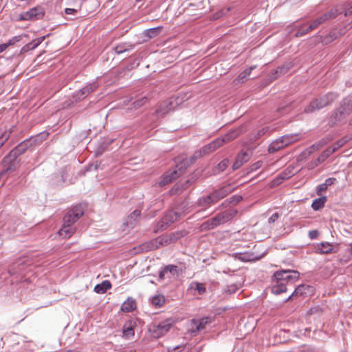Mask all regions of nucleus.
<instances>
[{
    "instance_id": "obj_40",
    "label": "nucleus",
    "mask_w": 352,
    "mask_h": 352,
    "mask_svg": "<svg viewBox=\"0 0 352 352\" xmlns=\"http://www.w3.org/2000/svg\"><path fill=\"white\" fill-rule=\"evenodd\" d=\"M340 103L352 113V94L343 98Z\"/></svg>"
},
{
    "instance_id": "obj_57",
    "label": "nucleus",
    "mask_w": 352,
    "mask_h": 352,
    "mask_svg": "<svg viewBox=\"0 0 352 352\" xmlns=\"http://www.w3.org/2000/svg\"><path fill=\"white\" fill-rule=\"evenodd\" d=\"M336 180V178L330 177L327 179L324 184L328 188L329 186H331L332 184H333Z\"/></svg>"
},
{
    "instance_id": "obj_44",
    "label": "nucleus",
    "mask_w": 352,
    "mask_h": 352,
    "mask_svg": "<svg viewBox=\"0 0 352 352\" xmlns=\"http://www.w3.org/2000/svg\"><path fill=\"white\" fill-rule=\"evenodd\" d=\"M344 145V140H338L336 142H335L332 146L327 148L329 151H331V154L332 155L337 150Z\"/></svg>"
},
{
    "instance_id": "obj_53",
    "label": "nucleus",
    "mask_w": 352,
    "mask_h": 352,
    "mask_svg": "<svg viewBox=\"0 0 352 352\" xmlns=\"http://www.w3.org/2000/svg\"><path fill=\"white\" fill-rule=\"evenodd\" d=\"M327 189V187L325 186V184H321L319 186H318L316 188V193L320 195L322 194V192L326 191Z\"/></svg>"
},
{
    "instance_id": "obj_54",
    "label": "nucleus",
    "mask_w": 352,
    "mask_h": 352,
    "mask_svg": "<svg viewBox=\"0 0 352 352\" xmlns=\"http://www.w3.org/2000/svg\"><path fill=\"white\" fill-rule=\"evenodd\" d=\"M262 164H263V162L261 161H258V162L254 163L250 166V171H254V170L258 169L259 168L261 167Z\"/></svg>"
},
{
    "instance_id": "obj_11",
    "label": "nucleus",
    "mask_w": 352,
    "mask_h": 352,
    "mask_svg": "<svg viewBox=\"0 0 352 352\" xmlns=\"http://www.w3.org/2000/svg\"><path fill=\"white\" fill-rule=\"evenodd\" d=\"M234 188L232 186L231 184H228L221 187L220 188L215 190L212 192L215 200L217 202L223 199L232 192H233Z\"/></svg>"
},
{
    "instance_id": "obj_14",
    "label": "nucleus",
    "mask_w": 352,
    "mask_h": 352,
    "mask_svg": "<svg viewBox=\"0 0 352 352\" xmlns=\"http://www.w3.org/2000/svg\"><path fill=\"white\" fill-rule=\"evenodd\" d=\"M216 203L217 202L211 192L206 196H203L199 198L196 203V205L198 207H201L204 209H206Z\"/></svg>"
},
{
    "instance_id": "obj_27",
    "label": "nucleus",
    "mask_w": 352,
    "mask_h": 352,
    "mask_svg": "<svg viewBox=\"0 0 352 352\" xmlns=\"http://www.w3.org/2000/svg\"><path fill=\"white\" fill-rule=\"evenodd\" d=\"M150 302L155 307L160 308L165 304L166 299L164 295L156 294L151 298Z\"/></svg>"
},
{
    "instance_id": "obj_34",
    "label": "nucleus",
    "mask_w": 352,
    "mask_h": 352,
    "mask_svg": "<svg viewBox=\"0 0 352 352\" xmlns=\"http://www.w3.org/2000/svg\"><path fill=\"white\" fill-rule=\"evenodd\" d=\"M192 165L190 161L188 158L182 159L179 163L176 165V170L182 175L184 170H185L187 167Z\"/></svg>"
},
{
    "instance_id": "obj_26",
    "label": "nucleus",
    "mask_w": 352,
    "mask_h": 352,
    "mask_svg": "<svg viewBox=\"0 0 352 352\" xmlns=\"http://www.w3.org/2000/svg\"><path fill=\"white\" fill-rule=\"evenodd\" d=\"M275 285L272 287V292L275 294H280L287 291V285L285 283L280 281V280H274Z\"/></svg>"
},
{
    "instance_id": "obj_21",
    "label": "nucleus",
    "mask_w": 352,
    "mask_h": 352,
    "mask_svg": "<svg viewBox=\"0 0 352 352\" xmlns=\"http://www.w3.org/2000/svg\"><path fill=\"white\" fill-rule=\"evenodd\" d=\"M219 223L217 219V217L216 215L204 221L201 225V230H212L214 229V228H216L217 226H219Z\"/></svg>"
},
{
    "instance_id": "obj_64",
    "label": "nucleus",
    "mask_w": 352,
    "mask_h": 352,
    "mask_svg": "<svg viewBox=\"0 0 352 352\" xmlns=\"http://www.w3.org/2000/svg\"><path fill=\"white\" fill-rule=\"evenodd\" d=\"M352 14V6L347 8L345 11V16L351 15Z\"/></svg>"
},
{
    "instance_id": "obj_29",
    "label": "nucleus",
    "mask_w": 352,
    "mask_h": 352,
    "mask_svg": "<svg viewBox=\"0 0 352 352\" xmlns=\"http://www.w3.org/2000/svg\"><path fill=\"white\" fill-rule=\"evenodd\" d=\"M190 179H187L185 182L180 184H176L171 190L172 195L181 193L183 190H186L190 184H192Z\"/></svg>"
},
{
    "instance_id": "obj_3",
    "label": "nucleus",
    "mask_w": 352,
    "mask_h": 352,
    "mask_svg": "<svg viewBox=\"0 0 352 352\" xmlns=\"http://www.w3.org/2000/svg\"><path fill=\"white\" fill-rule=\"evenodd\" d=\"M182 236H183V235L181 232H175L171 233L170 234L162 235L157 237L154 241L143 243L141 246V249L146 251L157 249L161 246L168 245L177 241Z\"/></svg>"
},
{
    "instance_id": "obj_45",
    "label": "nucleus",
    "mask_w": 352,
    "mask_h": 352,
    "mask_svg": "<svg viewBox=\"0 0 352 352\" xmlns=\"http://www.w3.org/2000/svg\"><path fill=\"white\" fill-rule=\"evenodd\" d=\"M289 70V67L285 65L278 67L277 69L275 70L274 74L276 76L275 78L279 76L281 74H284L287 73Z\"/></svg>"
},
{
    "instance_id": "obj_58",
    "label": "nucleus",
    "mask_w": 352,
    "mask_h": 352,
    "mask_svg": "<svg viewBox=\"0 0 352 352\" xmlns=\"http://www.w3.org/2000/svg\"><path fill=\"white\" fill-rule=\"evenodd\" d=\"M324 144H325V142H320L318 144H313L312 146H311V148H314V151H318L320 148H322Z\"/></svg>"
},
{
    "instance_id": "obj_33",
    "label": "nucleus",
    "mask_w": 352,
    "mask_h": 352,
    "mask_svg": "<svg viewBox=\"0 0 352 352\" xmlns=\"http://www.w3.org/2000/svg\"><path fill=\"white\" fill-rule=\"evenodd\" d=\"M309 286L305 285H298L294 290V292L289 296L285 301H288L292 299L294 296H301L306 292V289H308Z\"/></svg>"
},
{
    "instance_id": "obj_49",
    "label": "nucleus",
    "mask_w": 352,
    "mask_h": 352,
    "mask_svg": "<svg viewBox=\"0 0 352 352\" xmlns=\"http://www.w3.org/2000/svg\"><path fill=\"white\" fill-rule=\"evenodd\" d=\"M23 35H18L16 36H14L11 39L8 41V43H6L8 45V47L10 45H14V43L20 41L22 39Z\"/></svg>"
},
{
    "instance_id": "obj_6",
    "label": "nucleus",
    "mask_w": 352,
    "mask_h": 352,
    "mask_svg": "<svg viewBox=\"0 0 352 352\" xmlns=\"http://www.w3.org/2000/svg\"><path fill=\"white\" fill-rule=\"evenodd\" d=\"M20 155L16 151L12 149L8 155H7L3 160V165L6 169L0 173V177L8 172L15 170L19 165V160L18 157Z\"/></svg>"
},
{
    "instance_id": "obj_18",
    "label": "nucleus",
    "mask_w": 352,
    "mask_h": 352,
    "mask_svg": "<svg viewBox=\"0 0 352 352\" xmlns=\"http://www.w3.org/2000/svg\"><path fill=\"white\" fill-rule=\"evenodd\" d=\"M315 252L323 254H330L333 252V245L328 242H322L315 247Z\"/></svg>"
},
{
    "instance_id": "obj_8",
    "label": "nucleus",
    "mask_w": 352,
    "mask_h": 352,
    "mask_svg": "<svg viewBox=\"0 0 352 352\" xmlns=\"http://www.w3.org/2000/svg\"><path fill=\"white\" fill-rule=\"evenodd\" d=\"M351 113L340 103V106L332 111L331 115L329 120V124L331 126H334L337 124L342 123L345 121L346 118Z\"/></svg>"
},
{
    "instance_id": "obj_20",
    "label": "nucleus",
    "mask_w": 352,
    "mask_h": 352,
    "mask_svg": "<svg viewBox=\"0 0 352 352\" xmlns=\"http://www.w3.org/2000/svg\"><path fill=\"white\" fill-rule=\"evenodd\" d=\"M135 322L133 320H127L123 327V334L126 338H130L134 336V326Z\"/></svg>"
},
{
    "instance_id": "obj_47",
    "label": "nucleus",
    "mask_w": 352,
    "mask_h": 352,
    "mask_svg": "<svg viewBox=\"0 0 352 352\" xmlns=\"http://www.w3.org/2000/svg\"><path fill=\"white\" fill-rule=\"evenodd\" d=\"M203 156H204V155L202 154V153L201 152V151H200V150H198V151H195V152L193 153V155H192L190 158H188V159H189V160L190 161L191 164H192L193 163H195V161H196L197 159H199V158H200V157H203Z\"/></svg>"
},
{
    "instance_id": "obj_30",
    "label": "nucleus",
    "mask_w": 352,
    "mask_h": 352,
    "mask_svg": "<svg viewBox=\"0 0 352 352\" xmlns=\"http://www.w3.org/2000/svg\"><path fill=\"white\" fill-rule=\"evenodd\" d=\"M285 147H286V146L283 144V141L280 138L270 144L268 148V151L269 153H274L284 148Z\"/></svg>"
},
{
    "instance_id": "obj_39",
    "label": "nucleus",
    "mask_w": 352,
    "mask_h": 352,
    "mask_svg": "<svg viewBox=\"0 0 352 352\" xmlns=\"http://www.w3.org/2000/svg\"><path fill=\"white\" fill-rule=\"evenodd\" d=\"M190 288L197 290L199 294H203L206 291L205 285L203 283L198 282L192 283L190 285Z\"/></svg>"
},
{
    "instance_id": "obj_24",
    "label": "nucleus",
    "mask_w": 352,
    "mask_h": 352,
    "mask_svg": "<svg viewBox=\"0 0 352 352\" xmlns=\"http://www.w3.org/2000/svg\"><path fill=\"white\" fill-rule=\"evenodd\" d=\"M135 308L136 302L134 299L131 298H128L126 300H125L121 306V310L124 312H131L133 311Z\"/></svg>"
},
{
    "instance_id": "obj_25",
    "label": "nucleus",
    "mask_w": 352,
    "mask_h": 352,
    "mask_svg": "<svg viewBox=\"0 0 352 352\" xmlns=\"http://www.w3.org/2000/svg\"><path fill=\"white\" fill-rule=\"evenodd\" d=\"M181 174L178 172L177 170H175L171 173L168 175H166L161 180L160 185L161 186H165L170 183H171L173 181L176 179Z\"/></svg>"
},
{
    "instance_id": "obj_1",
    "label": "nucleus",
    "mask_w": 352,
    "mask_h": 352,
    "mask_svg": "<svg viewBox=\"0 0 352 352\" xmlns=\"http://www.w3.org/2000/svg\"><path fill=\"white\" fill-rule=\"evenodd\" d=\"M84 214V209L81 205H76L71 208L64 216L63 226L58 234L63 238H69L76 232L73 224Z\"/></svg>"
},
{
    "instance_id": "obj_38",
    "label": "nucleus",
    "mask_w": 352,
    "mask_h": 352,
    "mask_svg": "<svg viewBox=\"0 0 352 352\" xmlns=\"http://www.w3.org/2000/svg\"><path fill=\"white\" fill-rule=\"evenodd\" d=\"M148 102L147 96H142L135 100L133 103L132 106L133 109H139Z\"/></svg>"
},
{
    "instance_id": "obj_61",
    "label": "nucleus",
    "mask_w": 352,
    "mask_h": 352,
    "mask_svg": "<svg viewBox=\"0 0 352 352\" xmlns=\"http://www.w3.org/2000/svg\"><path fill=\"white\" fill-rule=\"evenodd\" d=\"M283 179L281 178L280 177L278 176L277 177H276L274 181H273V183L274 185H279L280 184L283 182Z\"/></svg>"
},
{
    "instance_id": "obj_15",
    "label": "nucleus",
    "mask_w": 352,
    "mask_h": 352,
    "mask_svg": "<svg viewBox=\"0 0 352 352\" xmlns=\"http://www.w3.org/2000/svg\"><path fill=\"white\" fill-rule=\"evenodd\" d=\"M98 87V83L97 82H93L81 89H80L76 93V97L78 100H81L87 97L89 94L95 91Z\"/></svg>"
},
{
    "instance_id": "obj_35",
    "label": "nucleus",
    "mask_w": 352,
    "mask_h": 352,
    "mask_svg": "<svg viewBox=\"0 0 352 352\" xmlns=\"http://www.w3.org/2000/svg\"><path fill=\"white\" fill-rule=\"evenodd\" d=\"M283 144L286 146L298 141V138L297 134H288L281 137Z\"/></svg>"
},
{
    "instance_id": "obj_37",
    "label": "nucleus",
    "mask_w": 352,
    "mask_h": 352,
    "mask_svg": "<svg viewBox=\"0 0 352 352\" xmlns=\"http://www.w3.org/2000/svg\"><path fill=\"white\" fill-rule=\"evenodd\" d=\"M30 142L28 140H25L20 143L18 146H16L14 148V150L16 151L19 155H21L28 150Z\"/></svg>"
},
{
    "instance_id": "obj_36",
    "label": "nucleus",
    "mask_w": 352,
    "mask_h": 352,
    "mask_svg": "<svg viewBox=\"0 0 352 352\" xmlns=\"http://www.w3.org/2000/svg\"><path fill=\"white\" fill-rule=\"evenodd\" d=\"M326 200H327L326 197H322L316 199L311 204L312 208L314 210H319L320 208H322L324 206Z\"/></svg>"
},
{
    "instance_id": "obj_32",
    "label": "nucleus",
    "mask_w": 352,
    "mask_h": 352,
    "mask_svg": "<svg viewBox=\"0 0 352 352\" xmlns=\"http://www.w3.org/2000/svg\"><path fill=\"white\" fill-rule=\"evenodd\" d=\"M309 24L308 23H304L302 25L296 26V32L295 33L296 37H301L302 36H305L309 32H311V30H309Z\"/></svg>"
},
{
    "instance_id": "obj_12",
    "label": "nucleus",
    "mask_w": 352,
    "mask_h": 352,
    "mask_svg": "<svg viewBox=\"0 0 352 352\" xmlns=\"http://www.w3.org/2000/svg\"><path fill=\"white\" fill-rule=\"evenodd\" d=\"M28 258L26 257L19 258L16 262L14 263L9 268L8 273L10 275H14L18 273L21 274L23 272L27 264Z\"/></svg>"
},
{
    "instance_id": "obj_51",
    "label": "nucleus",
    "mask_w": 352,
    "mask_h": 352,
    "mask_svg": "<svg viewBox=\"0 0 352 352\" xmlns=\"http://www.w3.org/2000/svg\"><path fill=\"white\" fill-rule=\"evenodd\" d=\"M11 132H10L9 133H3L1 136H0V148L3 145V144L9 139L10 138V135Z\"/></svg>"
},
{
    "instance_id": "obj_42",
    "label": "nucleus",
    "mask_w": 352,
    "mask_h": 352,
    "mask_svg": "<svg viewBox=\"0 0 352 352\" xmlns=\"http://www.w3.org/2000/svg\"><path fill=\"white\" fill-rule=\"evenodd\" d=\"M323 23H324V22L323 19H322L321 16H320L309 24L308 28H309V30H311V31H313L314 30L316 29L320 25L322 24Z\"/></svg>"
},
{
    "instance_id": "obj_2",
    "label": "nucleus",
    "mask_w": 352,
    "mask_h": 352,
    "mask_svg": "<svg viewBox=\"0 0 352 352\" xmlns=\"http://www.w3.org/2000/svg\"><path fill=\"white\" fill-rule=\"evenodd\" d=\"M188 209V204L185 201H182L176 206L175 210L168 211L162 220L157 224L155 232H157L166 230L169 225L177 221L181 217L187 214Z\"/></svg>"
},
{
    "instance_id": "obj_9",
    "label": "nucleus",
    "mask_w": 352,
    "mask_h": 352,
    "mask_svg": "<svg viewBox=\"0 0 352 352\" xmlns=\"http://www.w3.org/2000/svg\"><path fill=\"white\" fill-rule=\"evenodd\" d=\"M173 325L172 319L168 318L164 321L160 322L157 324H153L149 331L151 332L154 338H160L166 335Z\"/></svg>"
},
{
    "instance_id": "obj_23",
    "label": "nucleus",
    "mask_w": 352,
    "mask_h": 352,
    "mask_svg": "<svg viewBox=\"0 0 352 352\" xmlns=\"http://www.w3.org/2000/svg\"><path fill=\"white\" fill-rule=\"evenodd\" d=\"M45 38V36H41L34 39L30 43L26 44L22 47V51L24 52H28L30 50H32L37 47Z\"/></svg>"
},
{
    "instance_id": "obj_46",
    "label": "nucleus",
    "mask_w": 352,
    "mask_h": 352,
    "mask_svg": "<svg viewBox=\"0 0 352 352\" xmlns=\"http://www.w3.org/2000/svg\"><path fill=\"white\" fill-rule=\"evenodd\" d=\"M242 197L241 195H234L231 197L229 200H226L225 202L228 201L229 204L232 205H236L239 202H240L242 200Z\"/></svg>"
},
{
    "instance_id": "obj_31",
    "label": "nucleus",
    "mask_w": 352,
    "mask_h": 352,
    "mask_svg": "<svg viewBox=\"0 0 352 352\" xmlns=\"http://www.w3.org/2000/svg\"><path fill=\"white\" fill-rule=\"evenodd\" d=\"M341 13L340 11L337 8H333L329 10L328 12L324 13L321 15L322 19H323L324 22H326L327 21H329L331 19H333L336 18L337 16H338Z\"/></svg>"
},
{
    "instance_id": "obj_62",
    "label": "nucleus",
    "mask_w": 352,
    "mask_h": 352,
    "mask_svg": "<svg viewBox=\"0 0 352 352\" xmlns=\"http://www.w3.org/2000/svg\"><path fill=\"white\" fill-rule=\"evenodd\" d=\"M278 176L280 177L281 178H283V180L287 179L290 177L289 174L285 172L281 173Z\"/></svg>"
},
{
    "instance_id": "obj_55",
    "label": "nucleus",
    "mask_w": 352,
    "mask_h": 352,
    "mask_svg": "<svg viewBox=\"0 0 352 352\" xmlns=\"http://www.w3.org/2000/svg\"><path fill=\"white\" fill-rule=\"evenodd\" d=\"M318 232L316 230H313L309 232V236L311 239H316L318 236Z\"/></svg>"
},
{
    "instance_id": "obj_41",
    "label": "nucleus",
    "mask_w": 352,
    "mask_h": 352,
    "mask_svg": "<svg viewBox=\"0 0 352 352\" xmlns=\"http://www.w3.org/2000/svg\"><path fill=\"white\" fill-rule=\"evenodd\" d=\"M228 221L232 220L236 217L238 213V210L234 208H230L223 212Z\"/></svg>"
},
{
    "instance_id": "obj_43",
    "label": "nucleus",
    "mask_w": 352,
    "mask_h": 352,
    "mask_svg": "<svg viewBox=\"0 0 352 352\" xmlns=\"http://www.w3.org/2000/svg\"><path fill=\"white\" fill-rule=\"evenodd\" d=\"M228 164L229 160L228 159H224L217 164L215 167L214 171H217L218 173L222 172L228 166Z\"/></svg>"
},
{
    "instance_id": "obj_56",
    "label": "nucleus",
    "mask_w": 352,
    "mask_h": 352,
    "mask_svg": "<svg viewBox=\"0 0 352 352\" xmlns=\"http://www.w3.org/2000/svg\"><path fill=\"white\" fill-rule=\"evenodd\" d=\"M279 217L278 213H274L268 219L270 223H274Z\"/></svg>"
},
{
    "instance_id": "obj_50",
    "label": "nucleus",
    "mask_w": 352,
    "mask_h": 352,
    "mask_svg": "<svg viewBox=\"0 0 352 352\" xmlns=\"http://www.w3.org/2000/svg\"><path fill=\"white\" fill-rule=\"evenodd\" d=\"M217 219L220 225L223 224L226 222H228L227 219H226L225 215L223 214V212L218 213L217 215Z\"/></svg>"
},
{
    "instance_id": "obj_48",
    "label": "nucleus",
    "mask_w": 352,
    "mask_h": 352,
    "mask_svg": "<svg viewBox=\"0 0 352 352\" xmlns=\"http://www.w3.org/2000/svg\"><path fill=\"white\" fill-rule=\"evenodd\" d=\"M208 322V318H202L199 320L198 324L196 327V331H199L205 328V325Z\"/></svg>"
},
{
    "instance_id": "obj_13",
    "label": "nucleus",
    "mask_w": 352,
    "mask_h": 352,
    "mask_svg": "<svg viewBox=\"0 0 352 352\" xmlns=\"http://www.w3.org/2000/svg\"><path fill=\"white\" fill-rule=\"evenodd\" d=\"M182 272L177 265H168L165 266L159 273V277L161 279H164L166 276L169 273L173 276L178 277Z\"/></svg>"
},
{
    "instance_id": "obj_16",
    "label": "nucleus",
    "mask_w": 352,
    "mask_h": 352,
    "mask_svg": "<svg viewBox=\"0 0 352 352\" xmlns=\"http://www.w3.org/2000/svg\"><path fill=\"white\" fill-rule=\"evenodd\" d=\"M331 151L327 148L314 161H311L307 164V168L309 170L314 169L322 162H323L325 160H327L331 155Z\"/></svg>"
},
{
    "instance_id": "obj_22",
    "label": "nucleus",
    "mask_w": 352,
    "mask_h": 352,
    "mask_svg": "<svg viewBox=\"0 0 352 352\" xmlns=\"http://www.w3.org/2000/svg\"><path fill=\"white\" fill-rule=\"evenodd\" d=\"M141 211L139 210H135L132 213H131L126 219V221L124 223L126 226L134 227L135 224V221L140 217Z\"/></svg>"
},
{
    "instance_id": "obj_10",
    "label": "nucleus",
    "mask_w": 352,
    "mask_h": 352,
    "mask_svg": "<svg viewBox=\"0 0 352 352\" xmlns=\"http://www.w3.org/2000/svg\"><path fill=\"white\" fill-rule=\"evenodd\" d=\"M44 15L45 10L41 6H36L21 14L20 19L23 21L38 20L42 19Z\"/></svg>"
},
{
    "instance_id": "obj_28",
    "label": "nucleus",
    "mask_w": 352,
    "mask_h": 352,
    "mask_svg": "<svg viewBox=\"0 0 352 352\" xmlns=\"http://www.w3.org/2000/svg\"><path fill=\"white\" fill-rule=\"evenodd\" d=\"M111 288V283L109 280H103L101 283L97 284L94 287V292L98 294H104Z\"/></svg>"
},
{
    "instance_id": "obj_4",
    "label": "nucleus",
    "mask_w": 352,
    "mask_h": 352,
    "mask_svg": "<svg viewBox=\"0 0 352 352\" xmlns=\"http://www.w3.org/2000/svg\"><path fill=\"white\" fill-rule=\"evenodd\" d=\"M338 98V94L333 92H329L319 98L312 100L309 104L305 109L304 111L307 113H312L316 110L327 107L333 102Z\"/></svg>"
},
{
    "instance_id": "obj_7",
    "label": "nucleus",
    "mask_w": 352,
    "mask_h": 352,
    "mask_svg": "<svg viewBox=\"0 0 352 352\" xmlns=\"http://www.w3.org/2000/svg\"><path fill=\"white\" fill-rule=\"evenodd\" d=\"M300 273L296 270H285L277 271L274 274V280H280L288 285H293L298 279Z\"/></svg>"
},
{
    "instance_id": "obj_63",
    "label": "nucleus",
    "mask_w": 352,
    "mask_h": 352,
    "mask_svg": "<svg viewBox=\"0 0 352 352\" xmlns=\"http://www.w3.org/2000/svg\"><path fill=\"white\" fill-rule=\"evenodd\" d=\"M125 50H124V49L122 48V47L119 46V45H118V46H116V47H115V51H116V52L117 54H121V53L124 52Z\"/></svg>"
},
{
    "instance_id": "obj_5",
    "label": "nucleus",
    "mask_w": 352,
    "mask_h": 352,
    "mask_svg": "<svg viewBox=\"0 0 352 352\" xmlns=\"http://www.w3.org/2000/svg\"><path fill=\"white\" fill-rule=\"evenodd\" d=\"M238 135V133L236 131H232L230 132L224 136H223L221 138H217L214 140L213 142H210V144L203 146L201 149V152L204 155H206L210 152H212L215 151L217 148H219L220 146H223L224 143L230 142L235 139Z\"/></svg>"
},
{
    "instance_id": "obj_52",
    "label": "nucleus",
    "mask_w": 352,
    "mask_h": 352,
    "mask_svg": "<svg viewBox=\"0 0 352 352\" xmlns=\"http://www.w3.org/2000/svg\"><path fill=\"white\" fill-rule=\"evenodd\" d=\"M160 32V28H151L148 30V36L150 38L156 36Z\"/></svg>"
},
{
    "instance_id": "obj_60",
    "label": "nucleus",
    "mask_w": 352,
    "mask_h": 352,
    "mask_svg": "<svg viewBox=\"0 0 352 352\" xmlns=\"http://www.w3.org/2000/svg\"><path fill=\"white\" fill-rule=\"evenodd\" d=\"M77 11L78 10L76 9H73V8H65V12L67 14H74L77 12Z\"/></svg>"
},
{
    "instance_id": "obj_17",
    "label": "nucleus",
    "mask_w": 352,
    "mask_h": 352,
    "mask_svg": "<svg viewBox=\"0 0 352 352\" xmlns=\"http://www.w3.org/2000/svg\"><path fill=\"white\" fill-rule=\"evenodd\" d=\"M250 159L249 155L247 152L242 151L239 153L236 157V160L232 165V169L234 170L239 168L244 163L247 162Z\"/></svg>"
},
{
    "instance_id": "obj_19",
    "label": "nucleus",
    "mask_w": 352,
    "mask_h": 352,
    "mask_svg": "<svg viewBox=\"0 0 352 352\" xmlns=\"http://www.w3.org/2000/svg\"><path fill=\"white\" fill-rule=\"evenodd\" d=\"M173 102L171 101H164L161 103L159 107L155 111V114L159 116H163L168 113L169 111L172 110Z\"/></svg>"
},
{
    "instance_id": "obj_59",
    "label": "nucleus",
    "mask_w": 352,
    "mask_h": 352,
    "mask_svg": "<svg viewBox=\"0 0 352 352\" xmlns=\"http://www.w3.org/2000/svg\"><path fill=\"white\" fill-rule=\"evenodd\" d=\"M269 131V127H263L261 130L258 131V136L261 137L263 135H265L267 131Z\"/></svg>"
}]
</instances>
